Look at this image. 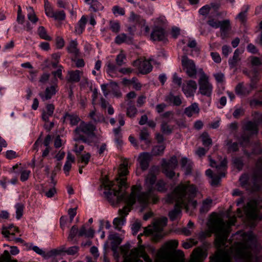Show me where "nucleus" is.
Returning <instances> with one entry per match:
<instances>
[{
  "label": "nucleus",
  "instance_id": "c85d7f7f",
  "mask_svg": "<svg viewBox=\"0 0 262 262\" xmlns=\"http://www.w3.org/2000/svg\"><path fill=\"white\" fill-rule=\"evenodd\" d=\"M64 121L69 122L72 125H76L80 121L79 117L74 114H66L64 116Z\"/></svg>",
  "mask_w": 262,
  "mask_h": 262
},
{
  "label": "nucleus",
  "instance_id": "f8f14e48",
  "mask_svg": "<svg viewBox=\"0 0 262 262\" xmlns=\"http://www.w3.org/2000/svg\"><path fill=\"white\" fill-rule=\"evenodd\" d=\"M167 219L165 217L156 220L153 223V227L145 228L144 234L148 235L152 234L154 232H159L162 231L163 228L166 225Z\"/></svg>",
  "mask_w": 262,
  "mask_h": 262
},
{
  "label": "nucleus",
  "instance_id": "f3484780",
  "mask_svg": "<svg viewBox=\"0 0 262 262\" xmlns=\"http://www.w3.org/2000/svg\"><path fill=\"white\" fill-rule=\"evenodd\" d=\"M213 262H232V258L227 251L219 250L212 257Z\"/></svg>",
  "mask_w": 262,
  "mask_h": 262
},
{
  "label": "nucleus",
  "instance_id": "09e8293b",
  "mask_svg": "<svg viewBox=\"0 0 262 262\" xmlns=\"http://www.w3.org/2000/svg\"><path fill=\"white\" fill-rule=\"evenodd\" d=\"M66 14L63 10L54 12L53 17L55 20H63L65 19Z\"/></svg>",
  "mask_w": 262,
  "mask_h": 262
},
{
  "label": "nucleus",
  "instance_id": "4d7b16f0",
  "mask_svg": "<svg viewBox=\"0 0 262 262\" xmlns=\"http://www.w3.org/2000/svg\"><path fill=\"white\" fill-rule=\"evenodd\" d=\"M16 218L19 219L23 215L24 206L21 204H17L15 205Z\"/></svg>",
  "mask_w": 262,
  "mask_h": 262
},
{
  "label": "nucleus",
  "instance_id": "e2e57ef3",
  "mask_svg": "<svg viewBox=\"0 0 262 262\" xmlns=\"http://www.w3.org/2000/svg\"><path fill=\"white\" fill-rule=\"evenodd\" d=\"M255 88H256L255 84L253 82L250 84L249 88L244 86L243 92H244L245 93H243L242 95H248Z\"/></svg>",
  "mask_w": 262,
  "mask_h": 262
},
{
  "label": "nucleus",
  "instance_id": "0eeeda50",
  "mask_svg": "<svg viewBox=\"0 0 262 262\" xmlns=\"http://www.w3.org/2000/svg\"><path fill=\"white\" fill-rule=\"evenodd\" d=\"M242 187L251 192L258 191L262 185V175L258 176V172H255L251 177L247 174H243L239 178Z\"/></svg>",
  "mask_w": 262,
  "mask_h": 262
},
{
  "label": "nucleus",
  "instance_id": "4c0bfd02",
  "mask_svg": "<svg viewBox=\"0 0 262 262\" xmlns=\"http://www.w3.org/2000/svg\"><path fill=\"white\" fill-rule=\"evenodd\" d=\"M212 200L210 199H207L203 202L200 211L202 213L207 212L210 208Z\"/></svg>",
  "mask_w": 262,
  "mask_h": 262
},
{
  "label": "nucleus",
  "instance_id": "c756f323",
  "mask_svg": "<svg viewBox=\"0 0 262 262\" xmlns=\"http://www.w3.org/2000/svg\"><path fill=\"white\" fill-rule=\"evenodd\" d=\"M77 46L78 43L76 40H71L67 48L68 52L75 56H77L79 54V50Z\"/></svg>",
  "mask_w": 262,
  "mask_h": 262
},
{
  "label": "nucleus",
  "instance_id": "f257e3e1",
  "mask_svg": "<svg viewBox=\"0 0 262 262\" xmlns=\"http://www.w3.org/2000/svg\"><path fill=\"white\" fill-rule=\"evenodd\" d=\"M128 162L125 159L120 164L118 171V176L115 181L104 180L102 185L104 186V194L108 201L113 206L118 204L121 202H125L126 205L121 209L119 210L121 217H116L113 221V225L118 230H120L125 220L124 217L132 209V206L136 203V194L142 189L141 186L133 185L131 193L127 195L126 189L128 187L126 183V176L128 173Z\"/></svg>",
  "mask_w": 262,
  "mask_h": 262
},
{
  "label": "nucleus",
  "instance_id": "7c9ffc66",
  "mask_svg": "<svg viewBox=\"0 0 262 262\" xmlns=\"http://www.w3.org/2000/svg\"><path fill=\"white\" fill-rule=\"evenodd\" d=\"M165 101L167 102L172 103L176 106H179L182 103L181 99L178 96H174L172 94H170L165 98Z\"/></svg>",
  "mask_w": 262,
  "mask_h": 262
},
{
  "label": "nucleus",
  "instance_id": "f03ea898",
  "mask_svg": "<svg viewBox=\"0 0 262 262\" xmlns=\"http://www.w3.org/2000/svg\"><path fill=\"white\" fill-rule=\"evenodd\" d=\"M178 246V242L176 240H171L166 243L158 251L155 262H182L174 258V256L176 254H178L180 256H183V252L180 250L175 253L172 252ZM129 249L128 246L121 247V252L124 254L123 262H153L143 246L132 249L127 255Z\"/></svg>",
  "mask_w": 262,
  "mask_h": 262
},
{
  "label": "nucleus",
  "instance_id": "aec40b11",
  "mask_svg": "<svg viewBox=\"0 0 262 262\" xmlns=\"http://www.w3.org/2000/svg\"><path fill=\"white\" fill-rule=\"evenodd\" d=\"M220 25L221 36L224 39L228 36L229 32L231 29L230 21L229 19H225L221 21Z\"/></svg>",
  "mask_w": 262,
  "mask_h": 262
},
{
  "label": "nucleus",
  "instance_id": "603ef678",
  "mask_svg": "<svg viewBox=\"0 0 262 262\" xmlns=\"http://www.w3.org/2000/svg\"><path fill=\"white\" fill-rule=\"evenodd\" d=\"M127 38V35L124 33H121L118 35L115 39V42L117 44H121L124 42Z\"/></svg>",
  "mask_w": 262,
  "mask_h": 262
},
{
  "label": "nucleus",
  "instance_id": "39448f33",
  "mask_svg": "<svg viewBox=\"0 0 262 262\" xmlns=\"http://www.w3.org/2000/svg\"><path fill=\"white\" fill-rule=\"evenodd\" d=\"M95 126L91 124L81 122L74 130V140L82 141L83 143L90 144L95 136Z\"/></svg>",
  "mask_w": 262,
  "mask_h": 262
},
{
  "label": "nucleus",
  "instance_id": "2eb2a0df",
  "mask_svg": "<svg viewBox=\"0 0 262 262\" xmlns=\"http://www.w3.org/2000/svg\"><path fill=\"white\" fill-rule=\"evenodd\" d=\"M196 89V83L192 80L187 81L182 85V91L187 97L193 96Z\"/></svg>",
  "mask_w": 262,
  "mask_h": 262
},
{
  "label": "nucleus",
  "instance_id": "1a4fd4ad",
  "mask_svg": "<svg viewBox=\"0 0 262 262\" xmlns=\"http://www.w3.org/2000/svg\"><path fill=\"white\" fill-rule=\"evenodd\" d=\"M201 77L199 80V92L201 94L207 97H210L212 93L213 85L209 81V77L200 70Z\"/></svg>",
  "mask_w": 262,
  "mask_h": 262
},
{
  "label": "nucleus",
  "instance_id": "49530a36",
  "mask_svg": "<svg viewBox=\"0 0 262 262\" xmlns=\"http://www.w3.org/2000/svg\"><path fill=\"white\" fill-rule=\"evenodd\" d=\"M91 157L90 153L84 152V154L81 155L79 162L83 163V165L86 166L89 163Z\"/></svg>",
  "mask_w": 262,
  "mask_h": 262
},
{
  "label": "nucleus",
  "instance_id": "6ab92c4d",
  "mask_svg": "<svg viewBox=\"0 0 262 262\" xmlns=\"http://www.w3.org/2000/svg\"><path fill=\"white\" fill-rule=\"evenodd\" d=\"M151 157V155L148 152H142L140 154L138 161L143 170L147 169L148 167Z\"/></svg>",
  "mask_w": 262,
  "mask_h": 262
},
{
  "label": "nucleus",
  "instance_id": "7ed1b4c3",
  "mask_svg": "<svg viewBox=\"0 0 262 262\" xmlns=\"http://www.w3.org/2000/svg\"><path fill=\"white\" fill-rule=\"evenodd\" d=\"M196 186L189 181L181 182L175 187L172 192L167 195L166 201L168 203L175 202L174 209L169 212L168 215L171 221L175 220L181 213L184 208L186 211L190 208H195L197 202L194 200L196 196Z\"/></svg>",
  "mask_w": 262,
  "mask_h": 262
},
{
  "label": "nucleus",
  "instance_id": "b1692460",
  "mask_svg": "<svg viewBox=\"0 0 262 262\" xmlns=\"http://www.w3.org/2000/svg\"><path fill=\"white\" fill-rule=\"evenodd\" d=\"M199 112L200 108L198 104L196 102L192 103L184 110V114L188 117H191L195 114L198 115Z\"/></svg>",
  "mask_w": 262,
  "mask_h": 262
},
{
  "label": "nucleus",
  "instance_id": "5701e85b",
  "mask_svg": "<svg viewBox=\"0 0 262 262\" xmlns=\"http://www.w3.org/2000/svg\"><path fill=\"white\" fill-rule=\"evenodd\" d=\"M140 140L141 141H143L145 146L141 144L142 149H145L147 147L149 146L151 142V140L149 137V134L146 128H143L140 133Z\"/></svg>",
  "mask_w": 262,
  "mask_h": 262
},
{
  "label": "nucleus",
  "instance_id": "680f3d73",
  "mask_svg": "<svg viewBox=\"0 0 262 262\" xmlns=\"http://www.w3.org/2000/svg\"><path fill=\"white\" fill-rule=\"evenodd\" d=\"M211 9V7L208 5H206L199 10V13L202 15H206L209 13Z\"/></svg>",
  "mask_w": 262,
  "mask_h": 262
},
{
  "label": "nucleus",
  "instance_id": "a211bd4d",
  "mask_svg": "<svg viewBox=\"0 0 262 262\" xmlns=\"http://www.w3.org/2000/svg\"><path fill=\"white\" fill-rule=\"evenodd\" d=\"M134 64H138V70L140 73L143 74L149 73L152 69V66L149 60L136 61Z\"/></svg>",
  "mask_w": 262,
  "mask_h": 262
},
{
  "label": "nucleus",
  "instance_id": "37998d69",
  "mask_svg": "<svg viewBox=\"0 0 262 262\" xmlns=\"http://www.w3.org/2000/svg\"><path fill=\"white\" fill-rule=\"evenodd\" d=\"M156 187L157 190L160 192H165L167 190L166 184L162 180H160L157 182Z\"/></svg>",
  "mask_w": 262,
  "mask_h": 262
},
{
  "label": "nucleus",
  "instance_id": "8fccbe9b",
  "mask_svg": "<svg viewBox=\"0 0 262 262\" xmlns=\"http://www.w3.org/2000/svg\"><path fill=\"white\" fill-rule=\"evenodd\" d=\"M110 29L112 32L117 33L120 29V25L118 21H110Z\"/></svg>",
  "mask_w": 262,
  "mask_h": 262
},
{
  "label": "nucleus",
  "instance_id": "58836bf2",
  "mask_svg": "<svg viewBox=\"0 0 262 262\" xmlns=\"http://www.w3.org/2000/svg\"><path fill=\"white\" fill-rule=\"evenodd\" d=\"M165 147L164 145L155 146L153 147L151 153L154 156H159L163 154Z\"/></svg>",
  "mask_w": 262,
  "mask_h": 262
},
{
  "label": "nucleus",
  "instance_id": "cd10ccee",
  "mask_svg": "<svg viewBox=\"0 0 262 262\" xmlns=\"http://www.w3.org/2000/svg\"><path fill=\"white\" fill-rule=\"evenodd\" d=\"M75 161V157L71 154L68 153L67 157V160L63 166V170L66 175L69 174V172L71 170L72 163Z\"/></svg>",
  "mask_w": 262,
  "mask_h": 262
},
{
  "label": "nucleus",
  "instance_id": "ea45409f",
  "mask_svg": "<svg viewBox=\"0 0 262 262\" xmlns=\"http://www.w3.org/2000/svg\"><path fill=\"white\" fill-rule=\"evenodd\" d=\"M90 9L93 12H97L101 10L102 8L101 4L96 0H93V1L90 3Z\"/></svg>",
  "mask_w": 262,
  "mask_h": 262
},
{
  "label": "nucleus",
  "instance_id": "774afa93",
  "mask_svg": "<svg viewBox=\"0 0 262 262\" xmlns=\"http://www.w3.org/2000/svg\"><path fill=\"white\" fill-rule=\"evenodd\" d=\"M234 166L238 169L241 170L243 166V162L241 159L235 158L233 160Z\"/></svg>",
  "mask_w": 262,
  "mask_h": 262
},
{
  "label": "nucleus",
  "instance_id": "f704fd0d",
  "mask_svg": "<svg viewBox=\"0 0 262 262\" xmlns=\"http://www.w3.org/2000/svg\"><path fill=\"white\" fill-rule=\"evenodd\" d=\"M245 129L251 132L253 134H256L258 132L257 124L255 122L249 121L245 124Z\"/></svg>",
  "mask_w": 262,
  "mask_h": 262
},
{
  "label": "nucleus",
  "instance_id": "473e14b6",
  "mask_svg": "<svg viewBox=\"0 0 262 262\" xmlns=\"http://www.w3.org/2000/svg\"><path fill=\"white\" fill-rule=\"evenodd\" d=\"M28 14L27 18L32 24H36L38 21V18L37 17L32 7L27 8Z\"/></svg>",
  "mask_w": 262,
  "mask_h": 262
},
{
  "label": "nucleus",
  "instance_id": "a878e982",
  "mask_svg": "<svg viewBox=\"0 0 262 262\" xmlns=\"http://www.w3.org/2000/svg\"><path fill=\"white\" fill-rule=\"evenodd\" d=\"M94 110H92L89 115V117L94 122H101L104 120V117L102 114L97 112L95 106H94Z\"/></svg>",
  "mask_w": 262,
  "mask_h": 262
},
{
  "label": "nucleus",
  "instance_id": "9b49d317",
  "mask_svg": "<svg viewBox=\"0 0 262 262\" xmlns=\"http://www.w3.org/2000/svg\"><path fill=\"white\" fill-rule=\"evenodd\" d=\"M182 66L189 77L196 78L197 71L195 64L192 60L189 59L187 56H182Z\"/></svg>",
  "mask_w": 262,
  "mask_h": 262
},
{
  "label": "nucleus",
  "instance_id": "bf43d9fd",
  "mask_svg": "<svg viewBox=\"0 0 262 262\" xmlns=\"http://www.w3.org/2000/svg\"><path fill=\"white\" fill-rule=\"evenodd\" d=\"M221 21L216 20L213 18L210 19L208 20L207 24L214 28H219Z\"/></svg>",
  "mask_w": 262,
  "mask_h": 262
},
{
  "label": "nucleus",
  "instance_id": "338daca9",
  "mask_svg": "<svg viewBox=\"0 0 262 262\" xmlns=\"http://www.w3.org/2000/svg\"><path fill=\"white\" fill-rule=\"evenodd\" d=\"M56 45L57 49H62L64 46V40L60 37L56 38Z\"/></svg>",
  "mask_w": 262,
  "mask_h": 262
},
{
  "label": "nucleus",
  "instance_id": "864d4df0",
  "mask_svg": "<svg viewBox=\"0 0 262 262\" xmlns=\"http://www.w3.org/2000/svg\"><path fill=\"white\" fill-rule=\"evenodd\" d=\"M112 11L114 15H124L125 14V10L124 8L120 7L118 6H114L112 8Z\"/></svg>",
  "mask_w": 262,
  "mask_h": 262
},
{
  "label": "nucleus",
  "instance_id": "6e6552de",
  "mask_svg": "<svg viewBox=\"0 0 262 262\" xmlns=\"http://www.w3.org/2000/svg\"><path fill=\"white\" fill-rule=\"evenodd\" d=\"M227 161L226 159L222 160L220 164H216L215 161L210 160V165L212 167H215L217 175H214L211 178V181L210 184L212 186H215L219 184L221 178L225 176V171L227 169Z\"/></svg>",
  "mask_w": 262,
  "mask_h": 262
},
{
  "label": "nucleus",
  "instance_id": "052dcab7",
  "mask_svg": "<svg viewBox=\"0 0 262 262\" xmlns=\"http://www.w3.org/2000/svg\"><path fill=\"white\" fill-rule=\"evenodd\" d=\"M213 76L217 83H223L225 81V76L221 72L214 74Z\"/></svg>",
  "mask_w": 262,
  "mask_h": 262
},
{
  "label": "nucleus",
  "instance_id": "0e129e2a",
  "mask_svg": "<svg viewBox=\"0 0 262 262\" xmlns=\"http://www.w3.org/2000/svg\"><path fill=\"white\" fill-rule=\"evenodd\" d=\"M244 114V111L242 108H237L233 113V116L235 118H238Z\"/></svg>",
  "mask_w": 262,
  "mask_h": 262
},
{
  "label": "nucleus",
  "instance_id": "72a5a7b5",
  "mask_svg": "<svg viewBox=\"0 0 262 262\" xmlns=\"http://www.w3.org/2000/svg\"><path fill=\"white\" fill-rule=\"evenodd\" d=\"M128 106L127 107L126 115L130 117H135L137 114V109L136 106L132 104V102L130 101L128 104Z\"/></svg>",
  "mask_w": 262,
  "mask_h": 262
},
{
  "label": "nucleus",
  "instance_id": "3c124183",
  "mask_svg": "<svg viewBox=\"0 0 262 262\" xmlns=\"http://www.w3.org/2000/svg\"><path fill=\"white\" fill-rule=\"evenodd\" d=\"M78 250L79 247L75 246L71 247L67 249L62 250V251L67 253L68 255H74L78 253Z\"/></svg>",
  "mask_w": 262,
  "mask_h": 262
},
{
  "label": "nucleus",
  "instance_id": "393cba45",
  "mask_svg": "<svg viewBox=\"0 0 262 262\" xmlns=\"http://www.w3.org/2000/svg\"><path fill=\"white\" fill-rule=\"evenodd\" d=\"M55 107L52 104H48L46 105V110L42 113V119L46 122H48L49 117H51L54 113Z\"/></svg>",
  "mask_w": 262,
  "mask_h": 262
},
{
  "label": "nucleus",
  "instance_id": "c03bdc74",
  "mask_svg": "<svg viewBox=\"0 0 262 262\" xmlns=\"http://www.w3.org/2000/svg\"><path fill=\"white\" fill-rule=\"evenodd\" d=\"M173 129V127L168 125V122L165 121H162L161 124V130L165 134H170Z\"/></svg>",
  "mask_w": 262,
  "mask_h": 262
},
{
  "label": "nucleus",
  "instance_id": "dca6fc26",
  "mask_svg": "<svg viewBox=\"0 0 262 262\" xmlns=\"http://www.w3.org/2000/svg\"><path fill=\"white\" fill-rule=\"evenodd\" d=\"M166 38V32L162 27L155 26L150 34V39L154 41H162Z\"/></svg>",
  "mask_w": 262,
  "mask_h": 262
},
{
  "label": "nucleus",
  "instance_id": "13d9d810",
  "mask_svg": "<svg viewBox=\"0 0 262 262\" xmlns=\"http://www.w3.org/2000/svg\"><path fill=\"white\" fill-rule=\"evenodd\" d=\"M58 254H59V252L57 250L53 249L50 251H48V252H45L44 251V254L42 255V256L46 259H48L50 257L56 255Z\"/></svg>",
  "mask_w": 262,
  "mask_h": 262
},
{
  "label": "nucleus",
  "instance_id": "c9c22d12",
  "mask_svg": "<svg viewBox=\"0 0 262 262\" xmlns=\"http://www.w3.org/2000/svg\"><path fill=\"white\" fill-rule=\"evenodd\" d=\"M37 32L38 35L41 39L46 40H51L52 39V38L47 34V32L44 27H39L37 30Z\"/></svg>",
  "mask_w": 262,
  "mask_h": 262
},
{
  "label": "nucleus",
  "instance_id": "4468645a",
  "mask_svg": "<svg viewBox=\"0 0 262 262\" xmlns=\"http://www.w3.org/2000/svg\"><path fill=\"white\" fill-rule=\"evenodd\" d=\"M128 21L130 23L138 25L141 27H144V30L146 33L149 32V28L148 26L146 25V21L141 16L136 14L134 12L130 13V16L128 18Z\"/></svg>",
  "mask_w": 262,
  "mask_h": 262
},
{
  "label": "nucleus",
  "instance_id": "20e7f679",
  "mask_svg": "<svg viewBox=\"0 0 262 262\" xmlns=\"http://www.w3.org/2000/svg\"><path fill=\"white\" fill-rule=\"evenodd\" d=\"M156 181V176L151 173H149L145 180V183L148 185L147 190L145 192H138L136 194V201L142 205H147L150 200L154 204L157 203L159 201L158 196L154 192L153 185ZM141 190V189L140 190Z\"/></svg>",
  "mask_w": 262,
  "mask_h": 262
},
{
  "label": "nucleus",
  "instance_id": "de8ad7c7",
  "mask_svg": "<svg viewBox=\"0 0 262 262\" xmlns=\"http://www.w3.org/2000/svg\"><path fill=\"white\" fill-rule=\"evenodd\" d=\"M126 59V56L122 51L117 56L116 62L117 65L121 66L124 63V61Z\"/></svg>",
  "mask_w": 262,
  "mask_h": 262
},
{
  "label": "nucleus",
  "instance_id": "9d476101",
  "mask_svg": "<svg viewBox=\"0 0 262 262\" xmlns=\"http://www.w3.org/2000/svg\"><path fill=\"white\" fill-rule=\"evenodd\" d=\"M178 165V161L176 156L172 157L167 162L165 159H162V167L166 176L171 179L174 175L173 171Z\"/></svg>",
  "mask_w": 262,
  "mask_h": 262
},
{
  "label": "nucleus",
  "instance_id": "2f4dec72",
  "mask_svg": "<svg viewBox=\"0 0 262 262\" xmlns=\"http://www.w3.org/2000/svg\"><path fill=\"white\" fill-rule=\"evenodd\" d=\"M241 53L238 49L235 50L232 58L229 60V64L231 68L236 66L237 62L240 60L239 55Z\"/></svg>",
  "mask_w": 262,
  "mask_h": 262
},
{
  "label": "nucleus",
  "instance_id": "412c9836",
  "mask_svg": "<svg viewBox=\"0 0 262 262\" xmlns=\"http://www.w3.org/2000/svg\"><path fill=\"white\" fill-rule=\"evenodd\" d=\"M82 74L83 72L80 70L70 71L68 73L66 79L68 82H78L80 81Z\"/></svg>",
  "mask_w": 262,
  "mask_h": 262
},
{
  "label": "nucleus",
  "instance_id": "ddd939ff",
  "mask_svg": "<svg viewBox=\"0 0 262 262\" xmlns=\"http://www.w3.org/2000/svg\"><path fill=\"white\" fill-rule=\"evenodd\" d=\"M207 256V253L201 247L195 248L191 254L189 262H202Z\"/></svg>",
  "mask_w": 262,
  "mask_h": 262
},
{
  "label": "nucleus",
  "instance_id": "423d86ee",
  "mask_svg": "<svg viewBox=\"0 0 262 262\" xmlns=\"http://www.w3.org/2000/svg\"><path fill=\"white\" fill-rule=\"evenodd\" d=\"M247 218L251 221L262 220V197L257 200H250L244 208Z\"/></svg>",
  "mask_w": 262,
  "mask_h": 262
},
{
  "label": "nucleus",
  "instance_id": "5fc2aeb1",
  "mask_svg": "<svg viewBox=\"0 0 262 262\" xmlns=\"http://www.w3.org/2000/svg\"><path fill=\"white\" fill-rule=\"evenodd\" d=\"M77 233L78 234L77 227L76 226H72L68 237V240L70 241H73Z\"/></svg>",
  "mask_w": 262,
  "mask_h": 262
},
{
  "label": "nucleus",
  "instance_id": "bb28decb",
  "mask_svg": "<svg viewBox=\"0 0 262 262\" xmlns=\"http://www.w3.org/2000/svg\"><path fill=\"white\" fill-rule=\"evenodd\" d=\"M86 22L87 19L86 17L83 15L78 22L77 25L75 26V32L78 34H82L85 29Z\"/></svg>",
  "mask_w": 262,
  "mask_h": 262
},
{
  "label": "nucleus",
  "instance_id": "a18cd8bd",
  "mask_svg": "<svg viewBox=\"0 0 262 262\" xmlns=\"http://www.w3.org/2000/svg\"><path fill=\"white\" fill-rule=\"evenodd\" d=\"M20 180L22 182H25L27 181L31 173V171L30 170L24 169L21 168L20 171Z\"/></svg>",
  "mask_w": 262,
  "mask_h": 262
},
{
  "label": "nucleus",
  "instance_id": "69168bd1",
  "mask_svg": "<svg viewBox=\"0 0 262 262\" xmlns=\"http://www.w3.org/2000/svg\"><path fill=\"white\" fill-rule=\"evenodd\" d=\"M29 249L33 250L37 254L41 256L44 254V251L42 249L39 248L38 247L36 246H33L32 244H31V245L29 246Z\"/></svg>",
  "mask_w": 262,
  "mask_h": 262
},
{
  "label": "nucleus",
  "instance_id": "4be33fe9",
  "mask_svg": "<svg viewBox=\"0 0 262 262\" xmlns=\"http://www.w3.org/2000/svg\"><path fill=\"white\" fill-rule=\"evenodd\" d=\"M57 88V85L55 84L50 87H47L45 90V93H40L39 96L42 101H45L51 99L52 97L56 94V89Z\"/></svg>",
  "mask_w": 262,
  "mask_h": 262
},
{
  "label": "nucleus",
  "instance_id": "a19ab883",
  "mask_svg": "<svg viewBox=\"0 0 262 262\" xmlns=\"http://www.w3.org/2000/svg\"><path fill=\"white\" fill-rule=\"evenodd\" d=\"M203 145L205 146H209L212 144V140L207 133H204L201 136Z\"/></svg>",
  "mask_w": 262,
  "mask_h": 262
},
{
  "label": "nucleus",
  "instance_id": "79ce46f5",
  "mask_svg": "<svg viewBox=\"0 0 262 262\" xmlns=\"http://www.w3.org/2000/svg\"><path fill=\"white\" fill-rule=\"evenodd\" d=\"M11 255L7 250H5L0 256V262H13L15 260H10Z\"/></svg>",
  "mask_w": 262,
  "mask_h": 262
},
{
  "label": "nucleus",
  "instance_id": "e433bc0d",
  "mask_svg": "<svg viewBox=\"0 0 262 262\" xmlns=\"http://www.w3.org/2000/svg\"><path fill=\"white\" fill-rule=\"evenodd\" d=\"M243 10L237 16L236 18H238L242 23H245L247 19V13L249 9V5L244 6Z\"/></svg>",
  "mask_w": 262,
  "mask_h": 262
},
{
  "label": "nucleus",
  "instance_id": "6e6d98bb",
  "mask_svg": "<svg viewBox=\"0 0 262 262\" xmlns=\"http://www.w3.org/2000/svg\"><path fill=\"white\" fill-rule=\"evenodd\" d=\"M106 66H107L106 72L110 75H111L112 74H114V73H115L116 72L117 67L113 63L109 62L107 63Z\"/></svg>",
  "mask_w": 262,
  "mask_h": 262
}]
</instances>
